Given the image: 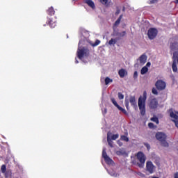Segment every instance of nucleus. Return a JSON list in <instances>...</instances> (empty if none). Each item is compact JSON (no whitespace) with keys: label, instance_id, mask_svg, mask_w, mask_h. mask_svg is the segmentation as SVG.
<instances>
[{"label":"nucleus","instance_id":"nucleus-21","mask_svg":"<svg viewBox=\"0 0 178 178\" xmlns=\"http://www.w3.org/2000/svg\"><path fill=\"white\" fill-rule=\"evenodd\" d=\"M90 45H92V47H97V45H99V44H101V41L99 40H96L95 43L90 42Z\"/></svg>","mask_w":178,"mask_h":178},{"label":"nucleus","instance_id":"nucleus-32","mask_svg":"<svg viewBox=\"0 0 178 178\" xmlns=\"http://www.w3.org/2000/svg\"><path fill=\"white\" fill-rule=\"evenodd\" d=\"M152 94H154V95H158V90L155 88H152Z\"/></svg>","mask_w":178,"mask_h":178},{"label":"nucleus","instance_id":"nucleus-48","mask_svg":"<svg viewBox=\"0 0 178 178\" xmlns=\"http://www.w3.org/2000/svg\"><path fill=\"white\" fill-rule=\"evenodd\" d=\"M76 63H79V61L76 60Z\"/></svg>","mask_w":178,"mask_h":178},{"label":"nucleus","instance_id":"nucleus-6","mask_svg":"<svg viewBox=\"0 0 178 178\" xmlns=\"http://www.w3.org/2000/svg\"><path fill=\"white\" fill-rule=\"evenodd\" d=\"M172 70L173 72H177V65H178V53H174L172 57Z\"/></svg>","mask_w":178,"mask_h":178},{"label":"nucleus","instance_id":"nucleus-42","mask_svg":"<svg viewBox=\"0 0 178 178\" xmlns=\"http://www.w3.org/2000/svg\"><path fill=\"white\" fill-rule=\"evenodd\" d=\"M150 66H151V63L150 62L147 63L146 67H149Z\"/></svg>","mask_w":178,"mask_h":178},{"label":"nucleus","instance_id":"nucleus-7","mask_svg":"<svg viewBox=\"0 0 178 178\" xmlns=\"http://www.w3.org/2000/svg\"><path fill=\"white\" fill-rule=\"evenodd\" d=\"M157 34H158V30H156V29L152 28L148 30L147 35L149 40H154V38L156 37Z\"/></svg>","mask_w":178,"mask_h":178},{"label":"nucleus","instance_id":"nucleus-23","mask_svg":"<svg viewBox=\"0 0 178 178\" xmlns=\"http://www.w3.org/2000/svg\"><path fill=\"white\" fill-rule=\"evenodd\" d=\"M148 72V67L147 66L143 67L141 70L140 73L141 74H145Z\"/></svg>","mask_w":178,"mask_h":178},{"label":"nucleus","instance_id":"nucleus-19","mask_svg":"<svg viewBox=\"0 0 178 178\" xmlns=\"http://www.w3.org/2000/svg\"><path fill=\"white\" fill-rule=\"evenodd\" d=\"M118 73L120 77H124V76L127 75V71L124 69L120 70Z\"/></svg>","mask_w":178,"mask_h":178},{"label":"nucleus","instance_id":"nucleus-9","mask_svg":"<svg viewBox=\"0 0 178 178\" xmlns=\"http://www.w3.org/2000/svg\"><path fill=\"white\" fill-rule=\"evenodd\" d=\"M155 169H156V168L155 167V165H154V163H152L151 161H147L146 170L149 172V173H154V172H155Z\"/></svg>","mask_w":178,"mask_h":178},{"label":"nucleus","instance_id":"nucleus-16","mask_svg":"<svg viewBox=\"0 0 178 178\" xmlns=\"http://www.w3.org/2000/svg\"><path fill=\"white\" fill-rule=\"evenodd\" d=\"M129 102L132 106H136L137 105V102L136 101V97L134 96H131L129 97Z\"/></svg>","mask_w":178,"mask_h":178},{"label":"nucleus","instance_id":"nucleus-29","mask_svg":"<svg viewBox=\"0 0 178 178\" xmlns=\"http://www.w3.org/2000/svg\"><path fill=\"white\" fill-rule=\"evenodd\" d=\"M111 176H113V177H118L119 176V174L116 173L115 171H112L111 172H109Z\"/></svg>","mask_w":178,"mask_h":178},{"label":"nucleus","instance_id":"nucleus-3","mask_svg":"<svg viewBox=\"0 0 178 178\" xmlns=\"http://www.w3.org/2000/svg\"><path fill=\"white\" fill-rule=\"evenodd\" d=\"M168 136L163 132H157L156 134V138L160 141L163 147H169V143H167L166 138Z\"/></svg>","mask_w":178,"mask_h":178},{"label":"nucleus","instance_id":"nucleus-5","mask_svg":"<svg viewBox=\"0 0 178 178\" xmlns=\"http://www.w3.org/2000/svg\"><path fill=\"white\" fill-rule=\"evenodd\" d=\"M170 116L172 118V122H174L176 127L178 128V112L173 110H170Z\"/></svg>","mask_w":178,"mask_h":178},{"label":"nucleus","instance_id":"nucleus-45","mask_svg":"<svg viewBox=\"0 0 178 178\" xmlns=\"http://www.w3.org/2000/svg\"><path fill=\"white\" fill-rule=\"evenodd\" d=\"M175 1H176L175 3H178V0H175Z\"/></svg>","mask_w":178,"mask_h":178},{"label":"nucleus","instance_id":"nucleus-20","mask_svg":"<svg viewBox=\"0 0 178 178\" xmlns=\"http://www.w3.org/2000/svg\"><path fill=\"white\" fill-rule=\"evenodd\" d=\"M122 18H123V15H120L119 18L115 21L114 24V27H118V26L120 24V20H122Z\"/></svg>","mask_w":178,"mask_h":178},{"label":"nucleus","instance_id":"nucleus-18","mask_svg":"<svg viewBox=\"0 0 178 178\" xmlns=\"http://www.w3.org/2000/svg\"><path fill=\"white\" fill-rule=\"evenodd\" d=\"M100 2L102 5H104V6H109L112 0H100Z\"/></svg>","mask_w":178,"mask_h":178},{"label":"nucleus","instance_id":"nucleus-24","mask_svg":"<svg viewBox=\"0 0 178 178\" xmlns=\"http://www.w3.org/2000/svg\"><path fill=\"white\" fill-rule=\"evenodd\" d=\"M117 155H124L126 154V151L123 149H120V150L116 152Z\"/></svg>","mask_w":178,"mask_h":178},{"label":"nucleus","instance_id":"nucleus-26","mask_svg":"<svg viewBox=\"0 0 178 178\" xmlns=\"http://www.w3.org/2000/svg\"><path fill=\"white\" fill-rule=\"evenodd\" d=\"M107 142L108 145H110L111 147H113V141H112V139L107 138Z\"/></svg>","mask_w":178,"mask_h":178},{"label":"nucleus","instance_id":"nucleus-28","mask_svg":"<svg viewBox=\"0 0 178 178\" xmlns=\"http://www.w3.org/2000/svg\"><path fill=\"white\" fill-rule=\"evenodd\" d=\"M121 140H122L123 141H126L127 143V141H129V138L126 136H121Z\"/></svg>","mask_w":178,"mask_h":178},{"label":"nucleus","instance_id":"nucleus-38","mask_svg":"<svg viewBox=\"0 0 178 178\" xmlns=\"http://www.w3.org/2000/svg\"><path fill=\"white\" fill-rule=\"evenodd\" d=\"M148 126L150 129H152L154 127V124L152 122H150L148 124Z\"/></svg>","mask_w":178,"mask_h":178},{"label":"nucleus","instance_id":"nucleus-33","mask_svg":"<svg viewBox=\"0 0 178 178\" xmlns=\"http://www.w3.org/2000/svg\"><path fill=\"white\" fill-rule=\"evenodd\" d=\"M1 172L2 173H5V172H6V165H3L1 168Z\"/></svg>","mask_w":178,"mask_h":178},{"label":"nucleus","instance_id":"nucleus-1","mask_svg":"<svg viewBox=\"0 0 178 178\" xmlns=\"http://www.w3.org/2000/svg\"><path fill=\"white\" fill-rule=\"evenodd\" d=\"M147 101V92H144L143 96H140L138 100V106L140 112V115H145V102Z\"/></svg>","mask_w":178,"mask_h":178},{"label":"nucleus","instance_id":"nucleus-46","mask_svg":"<svg viewBox=\"0 0 178 178\" xmlns=\"http://www.w3.org/2000/svg\"><path fill=\"white\" fill-rule=\"evenodd\" d=\"M104 113H106V109H104Z\"/></svg>","mask_w":178,"mask_h":178},{"label":"nucleus","instance_id":"nucleus-27","mask_svg":"<svg viewBox=\"0 0 178 178\" xmlns=\"http://www.w3.org/2000/svg\"><path fill=\"white\" fill-rule=\"evenodd\" d=\"M151 121L154 122L155 123H156V124H158L159 123V120H158V118H156V117H154V118H151Z\"/></svg>","mask_w":178,"mask_h":178},{"label":"nucleus","instance_id":"nucleus-34","mask_svg":"<svg viewBox=\"0 0 178 178\" xmlns=\"http://www.w3.org/2000/svg\"><path fill=\"white\" fill-rule=\"evenodd\" d=\"M148 2L150 5H152L154 3H156V2H158V0H149Z\"/></svg>","mask_w":178,"mask_h":178},{"label":"nucleus","instance_id":"nucleus-37","mask_svg":"<svg viewBox=\"0 0 178 178\" xmlns=\"http://www.w3.org/2000/svg\"><path fill=\"white\" fill-rule=\"evenodd\" d=\"M125 106L127 109H129V100L127 99V98H125Z\"/></svg>","mask_w":178,"mask_h":178},{"label":"nucleus","instance_id":"nucleus-31","mask_svg":"<svg viewBox=\"0 0 178 178\" xmlns=\"http://www.w3.org/2000/svg\"><path fill=\"white\" fill-rule=\"evenodd\" d=\"M49 24L52 29H54L56 26V24H55L52 20H50Z\"/></svg>","mask_w":178,"mask_h":178},{"label":"nucleus","instance_id":"nucleus-25","mask_svg":"<svg viewBox=\"0 0 178 178\" xmlns=\"http://www.w3.org/2000/svg\"><path fill=\"white\" fill-rule=\"evenodd\" d=\"M104 81H105L106 86H108V84H109V83H112V81H113V80H112L109 77H106V78H105Z\"/></svg>","mask_w":178,"mask_h":178},{"label":"nucleus","instance_id":"nucleus-40","mask_svg":"<svg viewBox=\"0 0 178 178\" xmlns=\"http://www.w3.org/2000/svg\"><path fill=\"white\" fill-rule=\"evenodd\" d=\"M137 76H138V73L137 72V71H136L134 74V77L136 79L137 78Z\"/></svg>","mask_w":178,"mask_h":178},{"label":"nucleus","instance_id":"nucleus-8","mask_svg":"<svg viewBox=\"0 0 178 178\" xmlns=\"http://www.w3.org/2000/svg\"><path fill=\"white\" fill-rule=\"evenodd\" d=\"M156 88L157 90L162 91L166 88V83L162 80H158L155 83Z\"/></svg>","mask_w":178,"mask_h":178},{"label":"nucleus","instance_id":"nucleus-13","mask_svg":"<svg viewBox=\"0 0 178 178\" xmlns=\"http://www.w3.org/2000/svg\"><path fill=\"white\" fill-rule=\"evenodd\" d=\"M170 49L174 51V54H178V42H172L170 44Z\"/></svg>","mask_w":178,"mask_h":178},{"label":"nucleus","instance_id":"nucleus-2","mask_svg":"<svg viewBox=\"0 0 178 178\" xmlns=\"http://www.w3.org/2000/svg\"><path fill=\"white\" fill-rule=\"evenodd\" d=\"M81 40L79 41V47H78V51H77V56L79 59H81V60H83L84 58H87L88 56V49L84 47H81L82 45Z\"/></svg>","mask_w":178,"mask_h":178},{"label":"nucleus","instance_id":"nucleus-41","mask_svg":"<svg viewBox=\"0 0 178 178\" xmlns=\"http://www.w3.org/2000/svg\"><path fill=\"white\" fill-rule=\"evenodd\" d=\"M145 147H146L147 149H149L150 148L149 145L148 143H145Z\"/></svg>","mask_w":178,"mask_h":178},{"label":"nucleus","instance_id":"nucleus-36","mask_svg":"<svg viewBox=\"0 0 178 178\" xmlns=\"http://www.w3.org/2000/svg\"><path fill=\"white\" fill-rule=\"evenodd\" d=\"M124 35H126V31L118 33V37H124Z\"/></svg>","mask_w":178,"mask_h":178},{"label":"nucleus","instance_id":"nucleus-35","mask_svg":"<svg viewBox=\"0 0 178 178\" xmlns=\"http://www.w3.org/2000/svg\"><path fill=\"white\" fill-rule=\"evenodd\" d=\"M118 98H119V99H123L124 98V95H123V94L119 92L118 93Z\"/></svg>","mask_w":178,"mask_h":178},{"label":"nucleus","instance_id":"nucleus-43","mask_svg":"<svg viewBox=\"0 0 178 178\" xmlns=\"http://www.w3.org/2000/svg\"><path fill=\"white\" fill-rule=\"evenodd\" d=\"M120 13V10H117L115 12V15H119Z\"/></svg>","mask_w":178,"mask_h":178},{"label":"nucleus","instance_id":"nucleus-22","mask_svg":"<svg viewBox=\"0 0 178 178\" xmlns=\"http://www.w3.org/2000/svg\"><path fill=\"white\" fill-rule=\"evenodd\" d=\"M117 42H118V40L116 39L111 38L108 41V45H115V44H116Z\"/></svg>","mask_w":178,"mask_h":178},{"label":"nucleus","instance_id":"nucleus-14","mask_svg":"<svg viewBox=\"0 0 178 178\" xmlns=\"http://www.w3.org/2000/svg\"><path fill=\"white\" fill-rule=\"evenodd\" d=\"M107 138H110L111 140H118V138H119V134H113L111 132H108Z\"/></svg>","mask_w":178,"mask_h":178},{"label":"nucleus","instance_id":"nucleus-15","mask_svg":"<svg viewBox=\"0 0 178 178\" xmlns=\"http://www.w3.org/2000/svg\"><path fill=\"white\" fill-rule=\"evenodd\" d=\"M139 62L140 65H145V63L147 62V55L143 54L140 56V57L139 58Z\"/></svg>","mask_w":178,"mask_h":178},{"label":"nucleus","instance_id":"nucleus-10","mask_svg":"<svg viewBox=\"0 0 178 178\" xmlns=\"http://www.w3.org/2000/svg\"><path fill=\"white\" fill-rule=\"evenodd\" d=\"M102 157L104 158L106 163H107L108 165H113V161L111 158H109L108 154H106L105 149H103Z\"/></svg>","mask_w":178,"mask_h":178},{"label":"nucleus","instance_id":"nucleus-47","mask_svg":"<svg viewBox=\"0 0 178 178\" xmlns=\"http://www.w3.org/2000/svg\"><path fill=\"white\" fill-rule=\"evenodd\" d=\"M84 33H82V35H83V37H84Z\"/></svg>","mask_w":178,"mask_h":178},{"label":"nucleus","instance_id":"nucleus-39","mask_svg":"<svg viewBox=\"0 0 178 178\" xmlns=\"http://www.w3.org/2000/svg\"><path fill=\"white\" fill-rule=\"evenodd\" d=\"M117 143L118 144V145H119L120 147H122V145H123V143H122L120 140H118V141H117Z\"/></svg>","mask_w":178,"mask_h":178},{"label":"nucleus","instance_id":"nucleus-17","mask_svg":"<svg viewBox=\"0 0 178 178\" xmlns=\"http://www.w3.org/2000/svg\"><path fill=\"white\" fill-rule=\"evenodd\" d=\"M86 3L90 6V8H92V9H95V4L94 3V1L92 0H86Z\"/></svg>","mask_w":178,"mask_h":178},{"label":"nucleus","instance_id":"nucleus-12","mask_svg":"<svg viewBox=\"0 0 178 178\" xmlns=\"http://www.w3.org/2000/svg\"><path fill=\"white\" fill-rule=\"evenodd\" d=\"M148 105L150 109H156L159 106L158 100L156 99H152L149 101Z\"/></svg>","mask_w":178,"mask_h":178},{"label":"nucleus","instance_id":"nucleus-30","mask_svg":"<svg viewBox=\"0 0 178 178\" xmlns=\"http://www.w3.org/2000/svg\"><path fill=\"white\" fill-rule=\"evenodd\" d=\"M48 13H49V15H54L55 13L54 8L51 7L50 8H49Z\"/></svg>","mask_w":178,"mask_h":178},{"label":"nucleus","instance_id":"nucleus-11","mask_svg":"<svg viewBox=\"0 0 178 178\" xmlns=\"http://www.w3.org/2000/svg\"><path fill=\"white\" fill-rule=\"evenodd\" d=\"M111 102L113 104L115 107L118 108V111H120L124 115H127V111H126V109H124L122 107H121L120 106H119V104H118V102H116L115 98H111Z\"/></svg>","mask_w":178,"mask_h":178},{"label":"nucleus","instance_id":"nucleus-44","mask_svg":"<svg viewBox=\"0 0 178 178\" xmlns=\"http://www.w3.org/2000/svg\"><path fill=\"white\" fill-rule=\"evenodd\" d=\"M174 178H178V172H176L174 175Z\"/></svg>","mask_w":178,"mask_h":178},{"label":"nucleus","instance_id":"nucleus-4","mask_svg":"<svg viewBox=\"0 0 178 178\" xmlns=\"http://www.w3.org/2000/svg\"><path fill=\"white\" fill-rule=\"evenodd\" d=\"M136 159L140 162V163H138V166H139V168H144V163H145L146 159L144 153L141 152H138L136 154Z\"/></svg>","mask_w":178,"mask_h":178}]
</instances>
